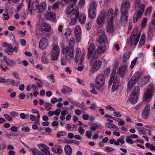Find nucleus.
I'll return each instance as SVG.
<instances>
[{
    "label": "nucleus",
    "mask_w": 155,
    "mask_h": 155,
    "mask_svg": "<svg viewBox=\"0 0 155 155\" xmlns=\"http://www.w3.org/2000/svg\"><path fill=\"white\" fill-rule=\"evenodd\" d=\"M21 130L25 132H29L30 129L28 127H25L21 128Z\"/></svg>",
    "instance_id": "nucleus-63"
},
{
    "label": "nucleus",
    "mask_w": 155,
    "mask_h": 155,
    "mask_svg": "<svg viewBox=\"0 0 155 155\" xmlns=\"http://www.w3.org/2000/svg\"><path fill=\"white\" fill-rule=\"evenodd\" d=\"M75 37L76 39L79 40L81 38V34L80 31H74Z\"/></svg>",
    "instance_id": "nucleus-45"
},
{
    "label": "nucleus",
    "mask_w": 155,
    "mask_h": 155,
    "mask_svg": "<svg viewBox=\"0 0 155 155\" xmlns=\"http://www.w3.org/2000/svg\"><path fill=\"white\" fill-rule=\"evenodd\" d=\"M140 36V32L138 34L136 38H135V40L134 41V45L135 46L137 45V42L139 41V38Z\"/></svg>",
    "instance_id": "nucleus-43"
},
{
    "label": "nucleus",
    "mask_w": 155,
    "mask_h": 155,
    "mask_svg": "<svg viewBox=\"0 0 155 155\" xmlns=\"http://www.w3.org/2000/svg\"><path fill=\"white\" fill-rule=\"evenodd\" d=\"M138 7L140 8L139 10L137 12L135 13L133 16V21L134 23H136L142 15L144 11L145 5L144 4H141Z\"/></svg>",
    "instance_id": "nucleus-3"
},
{
    "label": "nucleus",
    "mask_w": 155,
    "mask_h": 155,
    "mask_svg": "<svg viewBox=\"0 0 155 155\" xmlns=\"http://www.w3.org/2000/svg\"><path fill=\"white\" fill-rule=\"evenodd\" d=\"M105 82V78L104 75L101 74H98L96 78L94 85L96 88L100 90L104 85Z\"/></svg>",
    "instance_id": "nucleus-1"
},
{
    "label": "nucleus",
    "mask_w": 155,
    "mask_h": 155,
    "mask_svg": "<svg viewBox=\"0 0 155 155\" xmlns=\"http://www.w3.org/2000/svg\"><path fill=\"white\" fill-rule=\"evenodd\" d=\"M94 49V45L93 43H91L88 49L87 57L90 58L92 56L93 52Z\"/></svg>",
    "instance_id": "nucleus-16"
},
{
    "label": "nucleus",
    "mask_w": 155,
    "mask_h": 155,
    "mask_svg": "<svg viewBox=\"0 0 155 155\" xmlns=\"http://www.w3.org/2000/svg\"><path fill=\"white\" fill-rule=\"evenodd\" d=\"M97 3L95 2H93L91 4L88 10L97 11Z\"/></svg>",
    "instance_id": "nucleus-32"
},
{
    "label": "nucleus",
    "mask_w": 155,
    "mask_h": 155,
    "mask_svg": "<svg viewBox=\"0 0 155 155\" xmlns=\"http://www.w3.org/2000/svg\"><path fill=\"white\" fill-rule=\"evenodd\" d=\"M119 85L117 84H113L112 88V91L114 92L116 91Z\"/></svg>",
    "instance_id": "nucleus-58"
},
{
    "label": "nucleus",
    "mask_w": 155,
    "mask_h": 155,
    "mask_svg": "<svg viewBox=\"0 0 155 155\" xmlns=\"http://www.w3.org/2000/svg\"><path fill=\"white\" fill-rule=\"evenodd\" d=\"M98 38V41L100 43L104 44L107 41V37L105 32L102 30H99L97 32Z\"/></svg>",
    "instance_id": "nucleus-5"
},
{
    "label": "nucleus",
    "mask_w": 155,
    "mask_h": 155,
    "mask_svg": "<svg viewBox=\"0 0 155 155\" xmlns=\"http://www.w3.org/2000/svg\"><path fill=\"white\" fill-rule=\"evenodd\" d=\"M105 126L110 129L113 128L114 130L117 131L119 130V128L115 125L110 123H107L105 124Z\"/></svg>",
    "instance_id": "nucleus-26"
},
{
    "label": "nucleus",
    "mask_w": 155,
    "mask_h": 155,
    "mask_svg": "<svg viewBox=\"0 0 155 155\" xmlns=\"http://www.w3.org/2000/svg\"><path fill=\"white\" fill-rule=\"evenodd\" d=\"M6 63L8 66H12L15 65L16 63L14 61L13 59H8V61H6Z\"/></svg>",
    "instance_id": "nucleus-36"
},
{
    "label": "nucleus",
    "mask_w": 155,
    "mask_h": 155,
    "mask_svg": "<svg viewBox=\"0 0 155 155\" xmlns=\"http://www.w3.org/2000/svg\"><path fill=\"white\" fill-rule=\"evenodd\" d=\"M92 134V132L90 130H87L86 132L85 133L86 136L88 138L91 137Z\"/></svg>",
    "instance_id": "nucleus-60"
},
{
    "label": "nucleus",
    "mask_w": 155,
    "mask_h": 155,
    "mask_svg": "<svg viewBox=\"0 0 155 155\" xmlns=\"http://www.w3.org/2000/svg\"><path fill=\"white\" fill-rule=\"evenodd\" d=\"M51 26L50 25L47 23H44L42 24L41 31H42L48 32L50 31Z\"/></svg>",
    "instance_id": "nucleus-21"
},
{
    "label": "nucleus",
    "mask_w": 155,
    "mask_h": 155,
    "mask_svg": "<svg viewBox=\"0 0 155 155\" xmlns=\"http://www.w3.org/2000/svg\"><path fill=\"white\" fill-rule=\"evenodd\" d=\"M116 74V71L113 70L111 74L110 78L109 81V85H111L113 82V84L119 85L120 83V79L118 77H115Z\"/></svg>",
    "instance_id": "nucleus-6"
},
{
    "label": "nucleus",
    "mask_w": 155,
    "mask_h": 155,
    "mask_svg": "<svg viewBox=\"0 0 155 155\" xmlns=\"http://www.w3.org/2000/svg\"><path fill=\"white\" fill-rule=\"evenodd\" d=\"M150 106L147 104L143 109L141 114L142 117L145 119H147L148 117L150 114Z\"/></svg>",
    "instance_id": "nucleus-9"
},
{
    "label": "nucleus",
    "mask_w": 155,
    "mask_h": 155,
    "mask_svg": "<svg viewBox=\"0 0 155 155\" xmlns=\"http://www.w3.org/2000/svg\"><path fill=\"white\" fill-rule=\"evenodd\" d=\"M150 80V77L148 76H145L141 81L140 83V85L141 87H143L148 83L149 82Z\"/></svg>",
    "instance_id": "nucleus-25"
},
{
    "label": "nucleus",
    "mask_w": 155,
    "mask_h": 155,
    "mask_svg": "<svg viewBox=\"0 0 155 155\" xmlns=\"http://www.w3.org/2000/svg\"><path fill=\"white\" fill-rule=\"evenodd\" d=\"M72 14L71 16L72 18H76L78 19L80 16L78 8H74L72 10Z\"/></svg>",
    "instance_id": "nucleus-24"
},
{
    "label": "nucleus",
    "mask_w": 155,
    "mask_h": 155,
    "mask_svg": "<svg viewBox=\"0 0 155 155\" xmlns=\"http://www.w3.org/2000/svg\"><path fill=\"white\" fill-rule=\"evenodd\" d=\"M137 59V58L136 57L135 59L132 61L130 68L131 69H132L135 65Z\"/></svg>",
    "instance_id": "nucleus-53"
},
{
    "label": "nucleus",
    "mask_w": 155,
    "mask_h": 155,
    "mask_svg": "<svg viewBox=\"0 0 155 155\" xmlns=\"http://www.w3.org/2000/svg\"><path fill=\"white\" fill-rule=\"evenodd\" d=\"M113 10L112 8H110L107 12V18H113Z\"/></svg>",
    "instance_id": "nucleus-34"
},
{
    "label": "nucleus",
    "mask_w": 155,
    "mask_h": 155,
    "mask_svg": "<svg viewBox=\"0 0 155 155\" xmlns=\"http://www.w3.org/2000/svg\"><path fill=\"white\" fill-rule=\"evenodd\" d=\"M25 97V94L23 93H21L18 96V98L21 100H23Z\"/></svg>",
    "instance_id": "nucleus-61"
},
{
    "label": "nucleus",
    "mask_w": 155,
    "mask_h": 155,
    "mask_svg": "<svg viewBox=\"0 0 155 155\" xmlns=\"http://www.w3.org/2000/svg\"><path fill=\"white\" fill-rule=\"evenodd\" d=\"M41 61L42 62L45 64H47L49 62L48 59L45 56L41 57Z\"/></svg>",
    "instance_id": "nucleus-42"
},
{
    "label": "nucleus",
    "mask_w": 155,
    "mask_h": 155,
    "mask_svg": "<svg viewBox=\"0 0 155 155\" xmlns=\"http://www.w3.org/2000/svg\"><path fill=\"white\" fill-rule=\"evenodd\" d=\"M126 142L128 143L132 144L133 141L131 140L130 136H127L126 139Z\"/></svg>",
    "instance_id": "nucleus-56"
},
{
    "label": "nucleus",
    "mask_w": 155,
    "mask_h": 155,
    "mask_svg": "<svg viewBox=\"0 0 155 155\" xmlns=\"http://www.w3.org/2000/svg\"><path fill=\"white\" fill-rule=\"evenodd\" d=\"M128 17V12L121 11L120 21L121 25H125L127 22Z\"/></svg>",
    "instance_id": "nucleus-8"
},
{
    "label": "nucleus",
    "mask_w": 155,
    "mask_h": 155,
    "mask_svg": "<svg viewBox=\"0 0 155 155\" xmlns=\"http://www.w3.org/2000/svg\"><path fill=\"white\" fill-rule=\"evenodd\" d=\"M4 116L5 117L8 121H11L12 120V117L10 115H8L7 114H4Z\"/></svg>",
    "instance_id": "nucleus-46"
},
{
    "label": "nucleus",
    "mask_w": 155,
    "mask_h": 155,
    "mask_svg": "<svg viewBox=\"0 0 155 155\" xmlns=\"http://www.w3.org/2000/svg\"><path fill=\"white\" fill-rule=\"evenodd\" d=\"M48 43V41L46 38H42L39 43V47L41 49L44 50L47 47Z\"/></svg>",
    "instance_id": "nucleus-11"
},
{
    "label": "nucleus",
    "mask_w": 155,
    "mask_h": 155,
    "mask_svg": "<svg viewBox=\"0 0 155 155\" xmlns=\"http://www.w3.org/2000/svg\"><path fill=\"white\" fill-rule=\"evenodd\" d=\"M32 153L34 155H43L41 151L37 149H34L32 150Z\"/></svg>",
    "instance_id": "nucleus-40"
},
{
    "label": "nucleus",
    "mask_w": 155,
    "mask_h": 155,
    "mask_svg": "<svg viewBox=\"0 0 155 155\" xmlns=\"http://www.w3.org/2000/svg\"><path fill=\"white\" fill-rule=\"evenodd\" d=\"M91 24L90 22H87L86 24L85 28L87 30H89L91 27Z\"/></svg>",
    "instance_id": "nucleus-54"
},
{
    "label": "nucleus",
    "mask_w": 155,
    "mask_h": 155,
    "mask_svg": "<svg viewBox=\"0 0 155 155\" xmlns=\"http://www.w3.org/2000/svg\"><path fill=\"white\" fill-rule=\"evenodd\" d=\"M130 4L129 1H125L122 4L121 6V11L128 12V10L130 8Z\"/></svg>",
    "instance_id": "nucleus-13"
},
{
    "label": "nucleus",
    "mask_w": 155,
    "mask_h": 155,
    "mask_svg": "<svg viewBox=\"0 0 155 155\" xmlns=\"http://www.w3.org/2000/svg\"><path fill=\"white\" fill-rule=\"evenodd\" d=\"M105 18V14L103 12H101L98 16L97 20V25H100L104 22Z\"/></svg>",
    "instance_id": "nucleus-17"
},
{
    "label": "nucleus",
    "mask_w": 155,
    "mask_h": 155,
    "mask_svg": "<svg viewBox=\"0 0 155 155\" xmlns=\"http://www.w3.org/2000/svg\"><path fill=\"white\" fill-rule=\"evenodd\" d=\"M75 39L74 38H71L69 40V45L72 46H74V44Z\"/></svg>",
    "instance_id": "nucleus-50"
},
{
    "label": "nucleus",
    "mask_w": 155,
    "mask_h": 155,
    "mask_svg": "<svg viewBox=\"0 0 155 155\" xmlns=\"http://www.w3.org/2000/svg\"><path fill=\"white\" fill-rule=\"evenodd\" d=\"M138 28L137 27H136L133 31L130 37V43L131 44H134V41L135 40V37H134L138 32Z\"/></svg>",
    "instance_id": "nucleus-18"
},
{
    "label": "nucleus",
    "mask_w": 155,
    "mask_h": 155,
    "mask_svg": "<svg viewBox=\"0 0 155 155\" xmlns=\"http://www.w3.org/2000/svg\"><path fill=\"white\" fill-rule=\"evenodd\" d=\"M140 89L138 86H135L133 89L131 94L138 95L140 93Z\"/></svg>",
    "instance_id": "nucleus-35"
},
{
    "label": "nucleus",
    "mask_w": 155,
    "mask_h": 155,
    "mask_svg": "<svg viewBox=\"0 0 155 155\" xmlns=\"http://www.w3.org/2000/svg\"><path fill=\"white\" fill-rule=\"evenodd\" d=\"M39 2L37 0H35L33 2L31 7L32 9L33 10H35L38 8L39 6Z\"/></svg>",
    "instance_id": "nucleus-33"
},
{
    "label": "nucleus",
    "mask_w": 155,
    "mask_h": 155,
    "mask_svg": "<svg viewBox=\"0 0 155 155\" xmlns=\"http://www.w3.org/2000/svg\"><path fill=\"white\" fill-rule=\"evenodd\" d=\"M140 77V72L138 71L136 72L133 75L131 79L128 83V88L131 89L134 85L136 83Z\"/></svg>",
    "instance_id": "nucleus-4"
},
{
    "label": "nucleus",
    "mask_w": 155,
    "mask_h": 155,
    "mask_svg": "<svg viewBox=\"0 0 155 155\" xmlns=\"http://www.w3.org/2000/svg\"><path fill=\"white\" fill-rule=\"evenodd\" d=\"M46 3L45 2H41L39 5L38 8V11L39 12H42L45 10L46 7Z\"/></svg>",
    "instance_id": "nucleus-29"
},
{
    "label": "nucleus",
    "mask_w": 155,
    "mask_h": 155,
    "mask_svg": "<svg viewBox=\"0 0 155 155\" xmlns=\"http://www.w3.org/2000/svg\"><path fill=\"white\" fill-rule=\"evenodd\" d=\"M51 150L55 153L60 154L62 151L60 146L58 145H56L51 148Z\"/></svg>",
    "instance_id": "nucleus-19"
},
{
    "label": "nucleus",
    "mask_w": 155,
    "mask_h": 155,
    "mask_svg": "<svg viewBox=\"0 0 155 155\" xmlns=\"http://www.w3.org/2000/svg\"><path fill=\"white\" fill-rule=\"evenodd\" d=\"M154 28H153V27L152 26L151 27H149L148 31L147 32V35L149 37H151L153 35V30Z\"/></svg>",
    "instance_id": "nucleus-37"
},
{
    "label": "nucleus",
    "mask_w": 155,
    "mask_h": 155,
    "mask_svg": "<svg viewBox=\"0 0 155 155\" xmlns=\"http://www.w3.org/2000/svg\"><path fill=\"white\" fill-rule=\"evenodd\" d=\"M66 134V132L64 131H59L57 134V137L58 138H60L61 136H65Z\"/></svg>",
    "instance_id": "nucleus-41"
},
{
    "label": "nucleus",
    "mask_w": 155,
    "mask_h": 155,
    "mask_svg": "<svg viewBox=\"0 0 155 155\" xmlns=\"http://www.w3.org/2000/svg\"><path fill=\"white\" fill-rule=\"evenodd\" d=\"M51 104L47 102H45L44 104V107L47 111H49L51 109Z\"/></svg>",
    "instance_id": "nucleus-38"
},
{
    "label": "nucleus",
    "mask_w": 155,
    "mask_h": 155,
    "mask_svg": "<svg viewBox=\"0 0 155 155\" xmlns=\"http://www.w3.org/2000/svg\"><path fill=\"white\" fill-rule=\"evenodd\" d=\"M59 53V48L58 45H55L53 48V51L51 54L52 60L54 61L58 58Z\"/></svg>",
    "instance_id": "nucleus-7"
},
{
    "label": "nucleus",
    "mask_w": 155,
    "mask_h": 155,
    "mask_svg": "<svg viewBox=\"0 0 155 155\" xmlns=\"http://www.w3.org/2000/svg\"><path fill=\"white\" fill-rule=\"evenodd\" d=\"M9 104L8 102H5L1 104V106L2 108H7L9 106Z\"/></svg>",
    "instance_id": "nucleus-59"
},
{
    "label": "nucleus",
    "mask_w": 155,
    "mask_h": 155,
    "mask_svg": "<svg viewBox=\"0 0 155 155\" xmlns=\"http://www.w3.org/2000/svg\"><path fill=\"white\" fill-rule=\"evenodd\" d=\"M20 117L22 119H28L29 115L28 114H25L24 113H21L20 114Z\"/></svg>",
    "instance_id": "nucleus-48"
},
{
    "label": "nucleus",
    "mask_w": 155,
    "mask_h": 155,
    "mask_svg": "<svg viewBox=\"0 0 155 155\" xmlns=\"http://www.w3.org/2000/svg\"><path fill=\"white\" fill-rule=\"evenodd\" d=\"M105 45L104 44H100L97 49V51L98 54H102L105 51Z\"/></svg>",
    "instance_id": "nucleus-23"
},
{
    "label": "nucleus",
    "mask_w": 155,
    "mask_h": 155,
    "mask_svg": "<svg viewBox=\"0 0 155 155\" xmlns=\"http://www.w3.org/2000/svg\"><path fill=\"white\" fill-rule=\"evenodd\" d=\"M153 91L151 88L147 89L145 91L143 96V99L145 101H148L151 98L153 95Z\"/></svg>",
    "instance_id": "nucleus-12"
},
{
    "label": "nucleus",
    "mask_w": 155,
    "mask_h": 155,
    "mask_svg": "<svg viewBox=\"0 0 155 155\" xmlns=\"http://www.w3.org/2000/svg\"><path fill=\"white\" fill-rule=\"evenodd\" d=\"M153 9V7L150 6L147 8L145 12V15H147L148 14H150L151 12Z\"/></svg>",
    "instance_id": "nucleus-52"
},
{
    "label": "nucleus",
    "mask_w": 155,
    "mask_h": 155,
    "mask_svg": "<svg viewBox=\"0 0 155 155\" xmlns=\"http://www.w3.org/2000/svg\"><path fill=\"white\" fill-rule=\"evenodd\" d=\"M96 11L88 10V16L90 19H93L96 16Z\"/></svg>",
    "instance_id": "nucleus-28"
},
{
    "label": "nucleus",
    "mask_w": 155,
    "mask_h": 155,
    "mask_svg": "<svg viewBox=\"0 0 155 155\" xmlns=\"http://www.w3.org/2000/svg\"><path fill=\"white\" fill-rule=\"evenodd\" d=\"M147 19V18H144L143 19L141 24V27L142 28L146 26Z\"/></svg>",
    "instance_id": "nucleus-47"
},
{
    "label": "nucleus",
    "mask_w": 155,
    "mask_h": 155,
    "mask_svg": "<svg viewBox=\"0 0 155 155\" xmlns=\"http://www.w3.org/2000/svg\"><path fill=\"white\" fill-rule=\"evenodd\" d=\"M55 13L52 12H50L45 15L46 19L49 20H54L55 18Z\"/></svg>",
    "instance_id": "nucleus-22"
},
{
    "label": "nucleus",
    "mask_w": 155,
    "mask_h": 155,
    "mask_svg": "<svg viewBox=\"0 0 155 155\" xmlns=\"http://www.w3.org/2000/svg\"><path fill=\"white\" fill-rule=\"evenodd\" d=\"M107 31L109 33H112L113 31V18H111L109 19L108 25L106 27Z\"/></svg>",
    "instance_id": "nucleus-14"
},
{
    "label": "nucleus",
    "mask_w": 155,
    "mask_h": 155,
    "mask_svg": "<svg viewBox=\"0 0 155 155\" xmlns=\"http://www.w3.org/2000/svg\"><path fill=\"white\" fill-rule=\"evenodd\" d=\"M10 114L12 116L14 117H17L18 115V113L16 111H12L10 113Z\"/></svg>",
    "instance_id": "nucleus-64"
},
{
    "label": "nucleus",
    "mask_w": 155,
    "mask_h": 155,
    "mask_svg": "<svg viewBox=\"0 0 155 155\" xmlns=\"http://www.w3.org/2000/svg\"><path fill=\"white\" fill-rule=\"evenodd\" d=\"M126 68V65H123L119 68V74L120 77L123 78L124 77Z\"/></svg>",
    "instance_id": "nucleus-20"
},
{
    "label": "nucleus",
    "mask_w": 155,
    "mask_h": 155,
    "mask_svg": "<svg viewBox=\"0 0 155 155\" xmlns=\"http://www.w3.org/2000/svg\"><path fill=\"white\" fill-rule=\"evenodd\" d=\"M64 151L66 154L70 155L72 153V150L71 147L69 145H66L64 147Z\"/></svg>",
    "instance_id": "nucleus-27"
},
{
    "label": "nucleus",
    "mask_w": 155,
    "mask_h": 155,
    "mask_svg": "<svg viewBox=\"0 0 155 155\" xmlns=\"http://www.w3.org/2000/svg\"><path fill=\"white\" fill-rule=\"evenodd\" d=\"M105 149L107 152H112L114 150V149L113 148L108 146L106 147Z\"/></svg>",
    "instance_id": "nucleus-49"
},
{
    "label": "nucleus",
    "mask_w": 155,
    "mask_h": 155,
    "mask_svg": "<svg viewBox=\"0 0 155 155\" xmlns=\"http://www.w3.org/2000/svg\"><path fill=\"white\" fill-rule=\"evenodd\" d=\"M86 16L84 14H82L80 15L78 18L79 22L81 24L84 23L86 20Z\"/></svg>",
    "instance_id": "nucleus-30"
},
{
    "label": "nucleus",
    "mask_w": 155,
    "mask_h": 155,
    "mask_svg": "<svg viewBox=\"0 0 155 155\" xmlns=\"http://www.w3.org/2000/svg\"><path fill=\"white\" fill-rule=\"evenodd\" d=\"M63 87L64 88H65L66 91H67V92H71L72 91V89L69 87H68L64 85L63 86Z\"/></svg>",
    "instance_id": "nucleus-62"
},
{
    "label": "nucleus",
    "mask_w": 155,
    "mask_h": 155,
    "mask_svg": "<svg viewBox=\"0 0 155 155\" xmlns=\"http://www.w3.org/2000/svg\"><path fill=\"white\" fill-rule=\"evenodd\" d=\"M77 19L76 18H72L69 23L70 25L73 26L76 23Z\"/></svg>",
    "instance_id": "nucleus-44"
},
{
    "label": "nucleus",
    "mask_w": 155,
    "mask_h": 155,
    "mask_svg": "<svg viewBox=\"0 0 155 155\" xmlns=\"http://www.w3.org/2000/svg\"><path fill=\"white\" fill-rule=\"evenodd\" d=\"M12 81L11 84L12 86L17 87L20 84L19 81H15L14 80L12 79Z\"/></svg>",
    "instance_id": "nucleus-39"
},
{
    "label": "nucleus",
    "mask_w": 155,
    "mask_h": 155,
    "mask_svg": "<svg viewBox=\"0 0 155 155\" xmlns=\"http://www.w3.org/2000/svg\"><path fill=\"white\" fill-rule=\"evenodd\" d=\"M94 60L93 56L89 63L90 65L92 66L90 71L92 73H94L97 71L100 68L102 64V62L101 60H97L93 63Z\"/></svg>",
    "instance_id": "nucleus-2"
},
{
    "label": "nucleus",
    "mask_w": 155,
    "mask_h": 155,
    "mask_svg": "<svg viewBox=\"0 0 155 155\" xmlns=\"http://www.w3.org/2000/svg\"><path fill=\"white\" fill-rule=\"evenodd\" d=\"M71 30L69 28H67L65 33V34L66 37H68L70 35L71 33Z\"/></svg>",
    "instance_id": "nucleus-55"
},
{
    "label": "nucleus",
    "mask_w": 155,
    "mask_h": 155,
    "mask_svg": "<svg viewBox=\"0 0 155 155\" xmlns=\"http://www.w3.org/2000/svg\"><path fill=\"white\" fill-rule=\"evenodd\" d=\"M12 75L14 76L15 78L16 79H17L18 80H20L21 79L20 78L18 74L15 71H14L12 73Z\"/></svg>",
    "instance_id": "nucleus-51"
},
{
    "label": "nucleus",
    "mask_w": 155,
    "mask_h": 155,
    "mask_svg": "<svg viewBox=\"0 0 155 155\" xmlns=\"http://www.w3.org/2000/svg\"><path fill=\"white\" fill-rule=\"evenodd\" d=\"M74 46L69 45L66 47L65 51L64 52L65 54L68 55L71 58H73L74 56Z\"/></svg>",
    "instance_id": "nucleus-10"
},
{
    "label": "nucleus",
    "mask_w": 155,
    "mask_h": 155,
    "mask_svg": "<svg viewBox=\"0 0 155 155\" xmlns=\"http://www.w3.org/2000/svg\"><path fill=\"white\" fill-rule=\"evenodd\" d=\"M64 141L65 143H74L77 145H79L80 143V142L78 141L68 140L67 139H64Z\"/></svg>",
    "instance_id": "nucleus-31"
},
{
    "label": "nucleus",
    "mask_w": 155,
    "mask_h": 155,
    "mask_svg": "<svg viewBox=\"0 0 155 155\" xmlns=\"http://www.w3.org/2000/svg\"><path fill=\"white\" fill-rule=\"evenodd\" d=\"M138 95L137 94H131L129 97V99L132 104H134L137 101Z\"/></svg>",
    "instance_id": "nucleus-15"
},
{
    "label": "nucleus",
    "mask_w": 155,
    "mask_h": 155,
    "mask_svg": "<svg viewBox=\"0 0 155 155\" xmlns=\"http://www.w3.org/2000/svg\"><path fill=\"white\" fill-rule=\"evenodd\" d=\"M59 3L55 2L52 6V8L54 9L58 8L59 6Z\"/></svg>",
    "instance_id": "nucleus-57"
}]
</instances>
